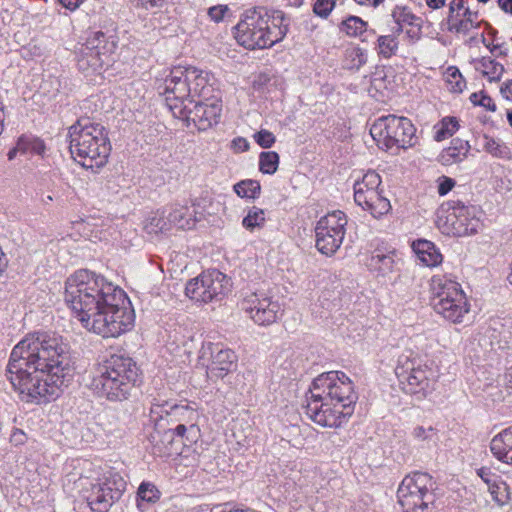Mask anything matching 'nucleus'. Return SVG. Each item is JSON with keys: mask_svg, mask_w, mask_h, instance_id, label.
I'll return each instance as SVG.
<instances>
[{"mask_svg": "<svg viewBox=\"0 0 512 512\" xmlns=\"http://www.w3.org/2000/svg\"><path fill=\"white\" fill-rule=\"evenodd\" d=\"M7 372L23 401L54 400L71 379L67 345L55 334H30L13 348Z\"/></svg>", "mask_w": 512, "mask_h": 512, "instance_id": "obj_1", "label": "nucleus"}, {"mask_svg": "<svg viewBox=\"0 0 512 512\" xmlns=\"http://www.w3.org/2000/svg\"><path fill=\"white\" fill-rule=\"evenodd\" d=\"M64 301L83 329L102 338H118L134 327L126 293L91 270L79 269L67 277Z\"/></svg>", "mask_w": 512, "mask_h": 512, "instance_id": "obj_2", "label": "nucleus"}, {"mask_svg": "<svg viewBox=\"0 0 512 512\" xmlns=\"http://www.w3.org/2000/svg\"><path fill=\"white\" fill-rule=\"evenodd\" d=\"M357 394L353 381L342 371L318 375L310 387L307 416L324 428H339L354 412Z\"/></svg>", "mask_w": 512, "mask_h": 512, "instance_id": "obj_3", "label": "nucleus"}, {"mask_svg": "<svg viewBox=\"0 0 512 512\" xmlns=\"http://www.w3.org/2000/svg\"><path fill=\"white\" fill-rule=\"evenodd\" d=\"M68 138L71 155L81 166L99 169L107 164L111 144L104 126L80 119L69 127Z\"/></svg>", "mask_w": 512, "mask_h": 512, "instance_id": "obj_4", "label": "nucleus"}, {"mask_svg": "<svg viewBox=\"0 0 512 512\" xmlns=\"http://www.w3.org/2000/svg\"><path fill=\"white\" fill-rule=\"evenodd\" d=\"M210 73L196 66L177 65L158 86V92L178 118L186 117L182 104L189 97H202L211 91Z\"/></svg>", "mask_w": 512, "mask_h": 512, "instance_id": "obj_5", "label": "nucleus"}, {"mask_svg": "<svg viewBox=\"0 0 512 512\" xmlns=\"http://www.w3.org/2000/svg\"><path fill=\"white\" fill-rule=\"evenodd\" d=\"M138 377L139 369L130 357L112 355L94 368L90 385L108 400L122 401L128 398Z\"/></svg>", "mask_w": 512, "mask_h": 512, "instance_id": "obj_6", "label": "nucleus"}, {"mask_svg": "<svg viewBox=\"0 0 512 512\" xmlns=\"http://www.w3.org/2000/svg\"><path fill=\"white\" fill-rule=\"evenodd\" d=\"M287 32L288 25L281 12L268 15L250 10L235 26L234 37L238 44L247 49H265L281 41Z\"/></svg>", "mask_w": 512, "mask_h": 512, "instance_id": "obj_7", "label": "nucleus"}, {"mask_svg": "<svg viewBox=\"0 0 512 512\" xmlns=\"http://www.w3.org/2000/svg\"><path fill=\"white\" fill-rule=\"evenodd\" d=\"M430 302L444 319L459 324L470 311V304L461 285L445 274H435L429 280Z\"/></svg>", "mask_w": 512, "mask_h": 512, "instance_id": "obj_8", "label": "nucleus"}, {"mask_svg": "<svg viewBox=\"0 0 512 512\" xmlns=\"http://www.w3.org/2000/svg\"><path fill=\"white\" fill-rule=\"evenodd\" d=\"M417 129L404 116L386 115L377 118L370 126V135L379 149L393 154L416 146Z\"/></svg>", "mask_w": 512, "mask_h": 512, "instance_id": "obj_9", "label": "nucleus"}, {"mask_svg": "<svg viewBox=\"0 0 512 512\" xmlns=\"http://www.w3.org/2000/svg\"><path fill=\"white\" fill-rule=\"evenodd\" d=\"M478 209L474 206L461 204L441 206L437 210L436 226L447 236H469L478 232L481 222L477 216Z\"/></svg>", "mask_w": 512, "mask_h": 512, "instance_id": "obj_10", "label": "nucleus"}, {"mask_svg": "<svg viewBox=\"0 0 512 512\" xmlns=\"http://www.w3.org/2000/svg\"><path fill=\"white\" fill-rule=\"evenodd\" d=\"M382 179L375 171H368L353 185L354 201L374 218H381L391 209L390 200L384 196Z\"/></svg>", "mask_w": 512, "mask_h": 512, "instance_id": "obj_11", "label": "nucleus"}, {"mask_svg": "<svg viewBox=\"0 0 512 512\" xmlns=\"http://www.w3.org/2000/svg\"><path fill=\"white\" fill-rule=\"evenodd\" d=\"M108 40L104 32L94 31L75 50L76 66L85 77L102 74L106 67Z\"/></svg>", "mask_w": 512, "mask_h": 512, "instance_id": "obj_12", "label": "nucleus"}, {"mask_svg": "<svg viewBox=\"0 0 512 512\" xmlns=\"http://www.w3.org/2000/svg\"><path fill=\"white\" fill-rule=\"evenodd\" d=\"M197 365L205 369L210 380L218 381L236 370L237 356L220 344L204 342L198 351Z\"/></svg>", "mask_w": 512, "mask_h": 512, "instance_id": "obj_13", "label": "nucleus"}, {"mask_svg": "<svg viewBox=\"0 0 512 512\" xmlns=\"http://www.w3.org/2000/svg\"><path fill=\"white\" fill-rule=\"evenodd\" d=\"M431 477L426 473H413L401 481L398 490V503L404 512H423L431 503Z\"/></svg>", "mask_w": 512, "mask_h": 512, "instance_id": "obj_14", "label": "nucleus"}, {"mask_svg": "<svg viewBox=\"0 0 512 512\" xmlns=\"http://www.w3.org/2000/svg\"><path fill=\"white\" fill-rule=\"evenodd\" d=\"M428 360L413 359L410 366L404 370H397L402 389L418 399L427 397L433 390L436 383V371Z\"/></svg>", "mask_w": 512, "mask_h": 512, "instance_id": "obj_15", "label": "nucleus"}, {"mask_svg": "<svg viewBox=\"0 0 512 512\" xmlns=\"http://www.w3.org/2000/svg\"><path fill=\"white\" fill-rule=\"evenodd\" d=\"M342 211H333L321 217L315 227L316 247L324 255L331 256L341 247L347 225Z\"/></svg>", "mask_w": 512, "mask_h": 512, "instance_id": "obj_16", "label": "nucleus"}, {"mask_svg": "<svg viewBox=\"0 0 512 512\" xmlns=\"http://www.w3.org/2000/svg\"><path fill=\"white\" fill-rule=\"evenodd\" d=\"M230 279L222 272L212 269L201 273L187 282L186 295L196 302L209 303L226 294L230 289Z\"/></svg>", "mask_w": 512, "mask_h": 512, "instance_id": "obj_17", "label": "nucleus"}, {"mask_svg": "<svg viewBox=\"0 0 512 512\" xmlns=\"http://www.w3.org/2000/svg\"><path fill=\"white\" fill-rule=\"evenodd\" d=\"M476 474L486 485L487 493L496 507L502 509L511 504L512 489L501 476L487 467L477 469Z\"/></svg>", "mask_w": 512, "mask_h": 512, "instance_id": "obj_18", "label": "nucleus"}, {"mask_svg": "<svg viewBox=\"0 0 512 512\" xmlns=\"http://www.w3.org/2000/svg\"><path fill=\"white\" fill-rule=\"evenodd\" d=\"M121 482H123L121 480ZM122 487L113 490L109 482L89 483V489L85 498L91 510L95 512H106L111 507L113 502L119 499L124 491V483Z\"/></svg>", "mask_w": 512, "mask_h": 512, "instance_id": "obj_19", "label": "nucleus"}, {"mask_svg": "<svg viewBox=\"0 0 512 512\" xmlns=\"http://www.w3.org/2000/svg\"><path fill=\"white\" fill-rule=\"evenodd\" d=\"M247 303L249 306L246 311L250 319L257 325L268 326L273 324L279 313V304L266 296L252 295Z\"/></svg>", "mask_w": 512, "mask_h": 512, "instance_id": "obj_20", "label": "nucleus"}, {"mask_svg": "<svg viewBox=\"0 0 512 512\" xmlns=\"http://www.w3.org/2000/svg\"><path fill=\"white\" fill-rule=\"evenodd\" d=\"M478 13L464 6V0H452L448 24L450 30L468 31L476 26Z\"/></svg>", "mask_w": 512, "mask_h": 512, "instance_id": "obj_21", "label": "nucleus"}, {"mask_svg": "<svg viewBox=\"0 0 512 512\" xmlns=\"http://www.w3.org/2000/svg\"><path fill=\"white\" fill-rule=\"evenodd\" d=\"M489 450L498 462L512 467V426L502 429L491 438Z\"/></svg>", "mask_w": 512, "mask_h": 512, "instance_id": "obj_22", "label": "nucleus"}, {"mask_svg": "<svg viewBox=\"0 0 512 512\" xmlns=\"http://www.w3.org/2000/svg\"><path fill=\"white\" fill-rule=\"evenodd\" d=\"M221 113L222 103L220 100L200 102L195 105L193 120L200 130H207L219 122Z\"/></svg>", "mask_w": 512, "mask_h": 512, "instance_id": "obj_23", "label": "nucleus"}, {"mask_svg": "<svg viewBox=\"0 0 512 512\" xmlns=\"http://www.w3.org/2000/svg\"><path fill=\"white\" fill-rule=\"evenodd\" d=\"M411 249L419 263L425 267H438L443 262V255L436 245L426 239H417L411 243Z\"/></svg>", "mask_w": 512, "mask_h": 512, "instance_id": "obj_24", "label": "nucleus"}, {"mask_svg": "<svg viewBox=\"0 0 512 512\" xmlns=\"http://www.w3.org/2000/svg\"><path fill=\"white\" fill-rule=\"evenodd\" d=\"M396 251H376L368 260V267L379 276L385 277L394 272L396 267Z\"/></svg>", "mask_w": 512, "mask_h": 512, "instance_id": "obj_25", "label": "nucleus"}, {"mask_svg": "<svg viewBox=\"0 0 512 512\" xmlns=\"http://www.w3.org/2000/svg\"><path fill=\"white\" fill-rule=\"evenodd\" d=\"M470 150L467 141L454 139L450 146L443 149L439 155V161L443 165H452L463 161Z\"/></svg>", "mask_w": 512, "mask_h": 512, "instance_id": "obj_26", "label": "nucleus"}, {"mask_svg": "<svg viewBox=\"0 0 512 512\" xmlns=\"http://www.w3.org/2000/svg\"><path fill=\"white\" fill-rule=\"evenodd\" d=\"M367 63V51L358 44L348 46L341 58V66L345 70L358 71Z\"/></svg>", "mask_w": 512, "mask_h": 512, "instance_id": "obj_27", "label": "nucleus"}, {"mask_svg": "<svg viewBox=\"0 0 512 512\" xmlns=\"http://www.w3.org/2000/svg\"><path fill=\"white\" fill-rule=\"evenodd\" d=\"M161 492L150 482H142L137 490L136 507L140 512H145L148 505H153L160 500Z\"/></svg>", "mask_w": 512, "mask_h": 512, "instance_id": "obj_28", "label": "nucleus"}, {"mask_svg": "<svg viewBox=\"0 0 512 512\" xmlns=\"http://www.w3.org/2000/svg\"><path fill=\"white\" fill-rule=\"evenodd\" d=\"M340 31L347 37H361L368 28V23L358 16H348L340 23Z\"/></svg>", "mask_w": 512, "mask_h": 512, "instance_id": "obj_29", "label": "nucleus"}, {"mask_svg": "<svg viewBox=\"0 0 512 512\" xmlns=\"http://www.w3.org/2000/svg\"><path fill=\"white\" fill-rule=\"evenodd\" d=\"M266 223V212L257 206H252L247 210V214L242 219V226L249 232L261 230Z\"/></svg>", "mask_w": 512, "mask_h": 512, "instance_id": "obj_30", "label": "nucleus"}, {"mask_svg": "<svg viewBox=\"0 0 512 512\" xmlns=\"http://www.w3.org/2000/svg\"><path fill=\"white\" fill-rule=\"evenodd\" d=\"M459 123L455 117H445L434 125L433 138L437 142H441L452 137L458 130Z\"/></svg>", "mask_w": 512, "mask_h": 512, "instance_id": "obj_31", "label": "nucleus"}, {"mask_svg": "<svg viewBox=\"0 0 512 512\" xmlns=\"http://www.w3.org/2000/svg\"><path fill=\"white\" fill-rule=\"evenodd\" d=\"M233 191L237 196L247 200H255L260 196V182L254 179H245L237 182L233 186Z\"/></svg>", "mask_w": 512, "mask_h": 512, "instance_id": "obj_32", "label": "nucleus"}, {"mask_svg": "<svg viewBox=\"0 0 512 512\" xmlns=\"http://www.w3.org/2000/svg\"><path fill=\"white\" fill-rule=\"evenodd\" d=\"M399 48V42L394 35H381L376 41V50L378 54L386 59L396 55Z\"/></svg>", "mask_w": 512, "mask_h": 512, "instance_id": "obj_33", "label": "nucleus"}, {"mask_svg": "<svg viewBox=\"0 0 512 512\" xmlns=\"http://www.w3.org/2000/svg\"><path fill=\"white\" fill-rule=\"evenodd\" d=\"M478 70L491 82L500 81L504 73L503 65L490 58H483L479 63Z\"/></svg>", "mask_w": 512, "mask_h": 512, "instance_id": "obj_34", "label": "nucleus"}, {"mask_svg": "<svg viewBox=\"0 0 512 512\" xmlns=\"http://www.w3.org/2000/svg\"><path fill=\"white\" fill-rule=\"evenodd\" d=\"M280 157L275 151L261 152L259 154V171L263 174L273 175L279 167Z\"/></svg>", "mask_w": 512, "mask_h": 512, "instance_id": "obj_35", "label": "nucleus"}, {"mask_svg": "<svg viewBox=\"0 0 512 512\" xmlns=\"http://www.w3.org/2000/svg\"><path fill=\"white\" fill-rule=\"evenodd\" d=\"M444 78L447 88L453 93H461L466 87V82L456 67L447 68Z\"/></svg>", "mask_w": 512, "mask_h": 512, "instance_id": "obj_36", "label": "nucleus"}, {"mask_svg": "<svg viewBox=\"0 0 512 512\" xmlns=\"http://www.w3.org/2000/svg\"><path fill=\"white\" fill-rule=\"evenodd\" d=\"M483 149L496 158H509L508 148L499 140L485 136Z\"/></svg>", "mask_w": 512, "mask_h": 512, "instance_id": "obj_37", "label": "nucleus"}, {"mask_svg": "<svg viewBox=\"0 0 512 512\" xmlns=\"http://www.w3.org/2000/svg\"><path fill=\"white\" fill-rule=\"evenodd\" d=\"M169 229V225L164 216L156 213L149 216L144 223V230L148 234H158Z\"/></svg>", "mask_w": 512, "mask_h": 512, "instance_id": "obj_38", "label": "nucleus"}, {"mask_svg": "<svg viewBox=\"0 0 512 512\" xmlns=\"http://www.w3.org/2000/svg\"><path fill=\"white\" fill-rule=\"evenodd\" d=\"M187 215L188 209L186 207H178L169 214L168 220L181 229H189L193 225V222L186 217Z\"/></svg>", "mask_w": 512, "mask_h": 512, "instance_id": "obj_39", "label": "nucleus"}, {"mask_svg": "<svg viewBox=\"0 0 512 512\" xmlns=\"http://www.w3.org/2000/svg\"><path fill=\"white\" fill-rule=\"evenodd\" d=\"M412 438L417 442H429L436 436V430L432 426H415L411 432Z\"/></svg>", "mask_w": 512, "mask_h": 512, "instance_id": "obj_40", "label": "nucleus"}, {"mask_svg": "<svg viewBox=\"0 0 512 512\" xmlns=\"http://www.w3.org/2000/svg\"><path fill=\"white\" fill-rule=\"evenodd\" d=\"M254 141L264 149L271 148L276 142V136L267 129H260L253 134Z\"/></svg>", "mask_w": 512, "mask_h": 512, "instance_id": "obj_41", "label": "nucleus"}, {"mask_svg": "<svg viewBox=\"0 0 512 512\" xmlns=\"http://www.w3.org/2000/svg\"><path fill=\"white\" fill-rule=\"evenodd\" d=\"M470 101L475 106H481L488 111H496V104L490 96L485 94L483 91L471 94Z\"/></svg>", "mask_w": 512, "mask_h": 512, "instance_id": "obj_42", "label": "nucleus"}, {"mask_svg": "<svg viewBox=\"0 0 512 512\" xmlns=\"http://www.w3.org/2000/svg\"><path fill=\"white\" fill-rule=\"evenodd\" d=\"M393 17L395 21L403 26V25H414L416 21V17L412 14V12L403 6H397L393 11Z\"/></svg>", "mask_w": 512, "mask_h": 512, "instance_id": "obj_43", "label": "nucleus"}, {"mask_svg": "<svg viewBox=\"0 0 512 512\" xmlns=\"http://www.w3.org/2000/svg\"><path fill=\"white\" fill-rule=\"evenodd\" d=\"M231 10L228 5L218 4L208 8L207 15L209 19L214 23H220L224 21V19L229 16Z\"/></svg>", "mask_w": 512, "mask_h": 512, "instance_id": "obj_44", "label": "nucleus"}, {"mask_svg": "<svg viewBox=\"0 0 512 512\" xmlns=\"http://www.w3.org/2000/svg\"><path fill=\"white\" fill-rule=\"evenodd\" d=\"M336 5V0H317L314 4L313 11L320 17H327Z\"/></svg>", "mask_w": 512, "mask_h": 512, "instance_id": "obj_45", "label": "nucleus"}, {"mask_svg": "<svg viewBox=\"0 0 512 512\" xmlns=\"http://www.w3.org/2000/svg\"><path fill=\"white\" fill-rule=\"evenodd\" d=\"M455 181L447 176H441L437 179V192L440 196L448 194L455 186Z\"/></svg>", "mask_w": 512, "mask_h": 512, "instance_id": "obj_46", "label": "nucleus"}, {"mask_svg": "<svg viewBox=\"0 0 512 512\" xmlns=\"http://www.w3.org/2000/svg\"><path fill=\"white\" fill-rule=\"evenodd\" d=\"M186 432H187V427L183 424H180L173 431L169 430L164 433L163 442H167L168 444H171L173 441L174 434H176L180 437H184Z\"/></svg>", "mask_w": 512, "mask_h": 512, "instance_id": "obj_47", "label": "nucleus"}, {"mask_svg": "<svg viewBox=\"0 0 512 512\" xmlns=\"http://www.w3.org/2000/svg\"><path fill=\"white\" fill-rule=\"evenodd\" d=\"M167 0H136L138 7L145 10L161 8Z\"/></svg>", "mask_w": 512, "mask_h": 512, "instance_id": "obj_48", "label": "nucleus"}, {"mask_svg": "<svg viewBox=\"0 0 512 512\" xmlns=\"http://www.w3.org/2000/svg\"><path fill=\"white\" fill-rule=\"evenodd\" d=\"M232 149L237 153L246 152L250 148V144L246 138L237 137L231 143Z\"/></svg>", "mask_w": 512, "mask_h": 512, "instance_id": "obj_49", "label": "nucleus"}, {"mask_svg": "<svg viewBox=\"0 0 512 512\" xmlns=\"http://www.w3.org/2000/svg\"><path fill=\"white\" fill-rule=\"evenodd\" d=\"M59 5L70 12H75L81 7L85 0H57Z\"/></svg>", "mask_w": 512, "mask_h": 512, "instance_id": "obj_50", "label": "nucleus"}, {"mask_svg": "<svg viewBox=\"0 0 512 512\" xmlns=\"http://www.w3.org/2000/svg\"><path fill=\"white\" fill-rule=\"evenodd\" d=\"M30 150L38 155L44 154L46 147L43 141L39 139H34L30 142Z\"/></svg>", "mask_w": 512, "mask_h": 512, "instance_id": "obj_51", "label": "nucleus"}, {"mask_svg": "<svg viewBox=\"0 0 512 512\" xmlns=\"http://www.w3.org/2000/svg\"><path fill=\"white\" fill-rule=\"evenodd\" d=\"M173 410H174L175 414L182 415V416L187 415V417L190 419H193V416L195 415L194 410L188 406H175V407H173Z\"/></svg>", "mask_w": 512, "mask_h": 512, "instance_id": "obj_52", "label": "nucleus"}, {"mask_svg": "<svg viewBox=\"0 0 512 512\" xmlns=\"http://www.w3.org/2000/svg\"><path fill=\"white\" fill-rule=\"evenodd\" d=\"M154 451L159 456H170L172 454L171 449L167 445L162 446L160 444H157L154 447Z\"/></svg>", "mask_w": 512, "mask_h": 512, "instance_id": "obj_53", "label": "nucleus"}, {"mask_svg": "<svg viewBox=\"0 0 512 512\" xmlns=\"http://www.w3.org/2000/svg\"><path fill=\"white\" fill-rule=\"evenodd\" d=\"M501 94L505 99L512 101V82L501 87Z\"/></svg>", "mask_w": 512, "mask_h": 512, "instance_id": "obj_54", "label": "nucleus"}, {"mask_svg": "<svg viewBox=\"0 0 512 512\" xmlns=\"http://www.w3.org/2000/svg\"><path fill=\"white\" fill-rule=\"evenodd\" d=\"M357 4L367 7H377L384 0H354Z\"/></svg>", "mask_w": 512, "mask_h": 512, "instance_id": "obj_55", "label": "nucleus"}, {"mask_svg": "<svg viewBox=\"0 0 512 512\" xmlns=\"http://www.w3.org/2000/svg\"><path fill=\"white\" fill-rule=\"evenodd\" d=\"M431 9H439L444 6L446 0H425Z\"/></svg>", "mask_w": 512, "mask_h": 512, "instance_id": "obj_56", "label": "nucleus"}, {"mask_svg": "<svg viewBox=\"0 0 512 512\" xmlns=\"http://www.w3.org/2000/svg\"><path fill=\"white\" fill-rule=\"evenodd\" d=\"M498 4L503 11L512 14V0H498Z\"/></svg>", "mask_w": 512, "mask_h": 512, "instance_id": "obj_57", "label": "nucleus"}, {"mask_svg": "<svg viewBox=\"0 0 512 512\" xmlns=\"http://www.w3.org/2000/svg\"><path fill=\"white\" fill-rule=\"evenodd\" d=\"M269 81V76L266 74H260L257 79L254 81L253 86L264 85Z\"/></svg>", "mask_w": 512, "mask_h": 512, "instance_id": "obj_58", "label": "nucleus"}, {"mask_svg": "<svg viewBox=\"0 0 512 512\" xmlns=\"http://www.w3.org/2000/svg\"><path fill=\"white\" fill-rule=\"evenodd\" d=\"M21 150H24V148L22 147V142H19V143L17 144V146H16L14 149H12V150H10V151H9V153H8V155H7V156H8V159H9V160L14 159V158H15V156H16V154H17V152H18V151H21Z\"/></svg>", "mask_w": 512, "mask_h": 512, "instance_id": "obj_59", "label": "nucleus"}, {"mask_svg": "<svg viewBox=\"0 0 512 512\" xmlns=\"http://www.w3.org/2000/svg\"><path fill=\"white\" fill-rule=\"evenodd\" d=\"M287 2L290 4V5H293V6H300L302 3H303V0H287Z\"/></svg>", "mask_w": 512, "mask_h": 512, "instance_id": "obj_60", "label": "nucleus"}, {"mask_svg": "<svg viewBox=\"0 0 512 512\" xmlns=\"http://www.w3.org/2000/svg\"><path fill=\"white\" fill-rule=\"evenodd\" d=\"M2 122H3V114L2 112L0 111V134L2 133L3 131V125H2Z\"/></svg>", "mask_w": 512, "mask_h": 512, "instance_id": "obj_61", "label": "nucleus"}, {"mask_svg": "<svg viewBox=\"0 0 512 512\" xmlns=\"http://www.w3.org/2000/svg\"><path fill=\"white\" fill-rule=\"evenodd\" d=\"M507 118H508V121H509L510 125L512 126V111H509L507 113Z\"/></svg>", "mask_w": 512, "mask_h": 512, "instance_id": "obj_62", "label": "nucleus"}, {"mask_svg": "<svg viewBox=\"0 0 512 512\" xmlns=\"http://www.w3.org/2000/svg\"><path fill=\"white\" fill-rule=\"evenodd\" d=\"M16 436H20V437H22V436H23V433H22L21 431L14 432V433H13V437H16Z\"/></svg>", "mask_w": 512, "mask_h": 512, "instance_id": "obj_63", "label": "nucleus"}, {"mask_svg": "<svg viewBox=\"0 0 512 512\" xmlns=\"http://www.w3.org/2000/svg\"><path fill=\"white\" fill-rule=\"evenodd\" d=\"M479 2L486 3L488 0H478Z\"/></svg>", "mask_w": 512, "mask_h": 512, "instance_id": "obj_64", "label": "nucleus"}]
</instances>
